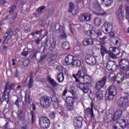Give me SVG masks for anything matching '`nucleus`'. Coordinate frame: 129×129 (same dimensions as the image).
I'll return each mask as SVG.
<instances>
[{"instance_id": "1", "label": "nucleus", "mask_w": 129, "mask_h": 129, "mask_svg": "<svg viewBox=\"0 0 129 129\" xmlns=\"http://www.w3.org/2000/svg\"><path fill=\"white\" fill-rule=\"evenodd\" d=\"M117 94V90L114 86H110L108 88V92H106L105 94V99L108 101L113 100L114 96Z\"/></svg>"}, {"instance_id": "2", "label": "nucleus", "mask_w": 129, "mask_h": 129, "mask_svg": "<svg viewBox=\"0 0 129 129\" xmlns=\"http://www.w3.org/2000/svg\"><path fill=\"white\" fill-rule=\"evenodd\" d=\"M75 101V98L73 97L68 96L66 97L64 102L67 105V109L68 111H71V112H75V111H76L75 107L74 106Z\"/></svg>"}, {"instance_id": "3", "label": "nucleus", "mask_w": 129, "mask_h": 129, "mask_svg": "<svg viewBox=\"0 0 129 129\" xmlns=\"http://www.w3.org/2000/svg\"><path fill=\"white\" fill-rule=\"evenodd\" d=\"M117 103L119 107L126 108L129 106L128 98L127 96H121L118 99Z\"/></svg>"}, {"instance_id": "4", "label": "nucleus", "mask_w": 129, "mask_h": 129, "mask_svg": "<svg viewBox=\"0 0 129 129\" xmlns=\"http://www.w3.org/2000/svg\"><path fill=\"white\" fill-rule=\"evenodd\" d=\"M51 122L50 119L46 116H42L39 119V126L42 129H48Z\"/></svg>"}, {"instance_id": "5", "label": "nucleus", "mask_w": 129, "mask_h": 129, "mask_svg": "<svg viewBox=\"0 0 129 129\" xmlns=\"http://www.w3.org/2000/svg\"><path fill=\"white\" fill-rule=\"evenodd\" d=\"M54 30L56 34H60V39H64L66 40L67 38V35L64 32V29L61 26V24L59 23H56L54 26Z\"/></svg>"}, {"instance_id": "6", "label": "nucleus", "mask_w": 129, "mask_h": 129, "mask_svg": "<svg viewBox=\"0 0 129 129\" xmlns=\"http://www.w3.org/2000/svg\"><path fill=\"white\" fill-rule=\"evenodd\" d=\"M40 104L41 107H48L51 105V100L48 96H43L40 98Z\"/></svg>"}, {"instance_id": "7", "label": "nucleus", "mask_w": 129, "mask_h": 129, "mask_svg": "<svg viewBox=\"0 0 129 129\" xmlns=\"http://www.w3.org/2000/svg\"><path fill=\"white\" fill-rule=\"evenodd\" d=\"M109 56L112 59H116L119 53H120V50L119 49L116 47H111L109 48Z\"/></svg>"}, {"instance_id": "8", "label": "nucleus", "mask_w": 129, "mask_h": 129, "mask_svg": "<svg viewBox=\"0 0 129 129\" xmlns=\"http://www.w3.org/2000/svg\"><path fill=\"white\" fill-rule=\"evenodd\" d=\"M102 29L105 30L103 31L104 34L106 35L109 34L112 31V23L111 22H105L102 26Z\"/></svg>"}, {"instance_id": "9", "label": "nucleus", "mask_w": 129, "mask_h": 129, "mask_svg": "<svg viewBox=\"0 0 129 129\" xmlns=\"http://www.w3.org/2000/svg\"><path fill=\"white\" fill-rule=\"evenodd\" d=\"M120 71L129 69V61L126 59L122 58L119 61Z\"/></svg>"}, {"instance_id": "10", "label": "nucleus", "mask_w": 129, "mask_h": 129, "mask_svg": "<svg viewBox=\"0 0 129 129\" xmlns=\"http://www.w3.org/2000/svg\"><path fill=\"white\" fill-rule=\"evenodd\" d=\"M83 118L81 116L76 117L74 119V125L75 129L81 128L82 127V122Z\"/></svg>"}, {"instance_id": "11", "label": "nucleus", "mask_w": 129, "mask_h": 129, "mask_svg": "<svg viewBox=\"0 0 129 129\" xmlns=\"http://www.w3.org/2000/svg\"><path fill=\"white\" fill-rule=\"evenodd\" d=\"M15 86L16 84H15L14 83H12L10 85V82H7L5 85L4 91L3 93V97L7 96V92H9V91H8V90H12L13 89H14Z\"/></svg>"}, {"instance_id": "12", "label": "nucleus", "mask_w": 129, "mask_h": 129, "mask_svg": "<svg viewBox=\"0 0 129 129\" xmlns=\"http://www.w3.org/2000/svg\"><path fill=\"white\" fill-rule=\"evenodd\" d=\"M121 114H122V110L121 109H118L114 113L112 119L110 122H114V121L119 120V117L121 116Z\"/></svg>"}, {"instance_id": "13", "label": "nucleus", "mask_w": 129, "mask_h": 129, "mask_svg": "<svg viewBox=\"0 0 129 129\" xmlns=\"http://www.w3.org/2000/svg\"><path fill=\"white\" fill-rule=\"evenodd\" d=\"M85 60L87 64H89V65H95L96 64V58L91 54L87 55Z\"/></svg>"}, {"instance_id": "14", "label": "nucleus", "mask_w": 129, "mask_h": 129, "mask_svg": "<svg viewBox=\"0 0 129 129\" xmlns=\"http://www.w3.org/2000/svg\"><path fill=\"white\" fill-rule=\"evenodd\" d=\"M89 83H80L79 87L83 91V93L85 94L88 93V91H89Z\"/></svg>"}, {"instance_id": "15", "label": "nucleus", "mask_w": 129, "mask_h": 129, "mask_svg": "<svg viewBox=\"0 0 129 129\" xmlns=\"http://www.w3.org/2000/svg\"><path fill=\"white\" fill-rule=\"evenodd\" d=\"M91 28V25L88 23H86L83 25V30L85 32H89L91 38L92 39H95V37L94 36V35H93V32H94V30H90Z\"/></svg>"}, {"instance_id": "16", "label": "nucleus", "mask_w": 129, "mask_h": 129, "mask_svg": "<svg viewBox=\"0 0 129 129\" xmlns=\"http://www.w3.org/2000/svg\"><path fill=\"white\" fill-rule=\"evenodd\" d=\"M106 83V77H104L102 78V79L96 84V89L97 90H100L101 88H103L104 86L105 85V83Z\"/></svg>"}, {"instance_id": "17", "label": "nucleus", "mask_w": 129, "mask_h": 129, "mask_svg": "<svg viewBox=\"0 0 129 129\" xmlns=\"http://www.w3.org/2000/svg\"><path fill=\"white\" fill-rule=\"evenodd\" d=\"M79 19L81 22H88L91 20V15L89 13H83L80 15Z\"/></svg>"}, {"instance_id": "18", "label": "nucleus", "mask_w": 129, "mask_h": 129, "mask_svg": "<svg viewBox=\"0 0 129 129\" xmlns=\"http://www.w3.org/2000/svg\"><path fill=\"white\" fill-rule=\"evenodd\" d=\"M124 13L122 11V5H120L118 9L116 12V15L117 18L120 21V20H122L123 19L124 16H123Z\"/></svg>"}, {"instance_id": "19", "label": "nucleus", "mask_w": 129, "mask_h": 129, "mask_svg": "<svg viewBox=\"0 0 129 129\" xmlns=\"http://www.w3.org/2000/svg\"><path fill=\"white\" fill-rule=\"evenodd\" d=\"M85 111H86L87 114H89L90 115H91V118H93V117H94V112L93 111V103H91V107H89L87 108V109H86Z\"/></svg>"}, {"instance_id": "20", "label": "nucleus", "mask_w": 129, "mask_h": 129, "mask_svg": "<svg viewBox=\"0 0 129 129\" xmlns=\"http://www.w3.org/2000/svg\"><path fill=\"white\" fill-rule=\"evenodd\" d=\"M47 79L48 83H49L52 87H57V86H59V84L57 83V81H55V80L52 79L50 76H47Z\"/></svg>"}, {"instance_id": "21", "label": "nucleus", "mask_w": 129, "mask_h": 129, "mask_svg": "<svg viewBox=\"0 0 129 129\" xmlns=\"http://www.w3.org/2000/svg\"><path fill=\"white\" fill-rule=\"evenodd\" d=\"M64 60L67 65H70V64L72 65L73 61H74V56L69 54L68 56H66Z\"/></svg>"}, {"instance_id": "22", "label": "nucleus", "mask_w": 129, "mask_h": 129, "mask_svg": "<svg viewBox=\"0 0 129 129\" xmlns=\"http://www.w3.org/2000/svg\"><path fill=\"white\" fill-rule=\"evenodd\" d=\"M25 102L28 104H31V93L28 90L25 92Z\"/></svg>"}, {"instance_id": "23", "label": "nucleus", "mask_w": 129, "mask_h": 129, "mask_svg": "<svg viewBox=\"0 0 129 129\" xmlns=\"http://www.w3.org/2000/svg\"><path fill=\"white\" fill-rule=\"evenodd\" d=\"M118 122L119 123V125L122 128H125V127H127V124L128 123V121L127 120L121 119L118 120Z\"/></svg>"}, {"instance_id": "24", "label": "nucleus", "mask_w": 129, "mask_h": 129, "mask_svg": "<svg viewBox=\"0 0 129 129\" xmlns=\"http://www.w3.org/2000/svg\"><path fill=\"white\" fill-rule=\"evenodd\" d=\"M116 77L117 84H121L124 79V74L122 73H118L116 75Z\"/></svg>"}, {"instance_id": "25", "label": "nucleus", "mask_w": 129, "mask_h": 129, "mask_svg": "<svg viewBox=\"0 0 129 129\" xmlns=\"http://www.w3.org/2000/svg\"><path fill=\"white\" fill-rule=\"evenodd\" d=\"M81 70H79L76 75H73V77L75 79L76 82L80 83V80H79V79L81 78V77L82 78V77H81Z\"/></svg>"}, {"instance_id": "26", "label": "nucleus", "mask_w": 129, "mask_h": 129, "mask_svg": "<svg viewBox=\"0 0 129 129\" xmlns=\"http://www.w3.org/2000/svg\"><path fill=\"white\" fill-rule=\"evenodd\" d=\"M34 85V76H33V73H31L30 75V79L28 81V86L29 89H31Z\"/></svg>"}, {"instance_id": "27", "label": "nucleus", "mask_w": 129, "mask_h": 129, "mask_svg": "<svg viewBox=\"0 0 129 129\" xmlns=\"http://www.w3.org/2000/svg\"><path fill=\"white\" fill-rule=\"evenodd\" d=\"M94 43L93 39L91 38H85L83 41V44L84 46H88L89 45H92Z\"/></svg>"}, {"instance_id": "28", "label": "nucleus", "mask_w": 129, "mask_h": 129, "mask_svg": "<svg viewBox=\"0 0 129 129\" xmlns=\"http://www.w3.org/2000/svg\"><path fill=\"white\" fill-rule=\"evenodd\" d=\"M38 53H40V52L38 51L37 49H33L31 51L30 57H31L32 60H34V59H37V54H38Z\"/></svg>"}, {"instance_id": "29", "label": "nucleus", "mask_w": 129, "mask_h": 129, "mask_svg": "<svg viewBox=\"0 0 129 129\" xmlns=\"http://www.w3.org/2000/svg\"><path fill=\"white\" fill-rule=\"evenodd\" d=\"M56 42H57V40H56V39H52V42L50 46V51L51 52H56V51H57V48L56 47Z\"/></svg>"}, {"instance_id": "30", "label": "nucleus", "mask_w": 129, "mask_h": 129, "mask_svg": "<svg viewBox=\"0 0 129 129\" xmlns=\"http://www.w3.org/2000/svg\"><path fill=\"white\" fill-rule=\"evenodd\" d=\"M93 32L94 33H93ZM93 35H94L95 39L96 38H100L101 36H102V32H101V30L98 29L96 31H93ZM95 39H94V40H95Z\"/></svg>"}, {"instance_id": "31", "label": "nucleus", "mask_w": 129, "mask_h": 129, "mask_svg": "<svg viewBox=\"0 0 129 129\" xmlns=\"http://www.w3.org/2000/svg\"><path fill=\"white\" fill-rule=\"evenodd\" d=\"M10 91H9V92H7V95L8 98H6V96L5 97H3L2 93V98H0L1 103H2L3 101H6L7 103H9V102L10 101Z\"/></svg>"}, {"instance_id": "32", "label": "nucleus", "mask_w": 129, "mask_h": 129, "mask_svg": "<svg viewBox=\"0 0 129 129\" xmlns=\"http://www.w3.org/2000/svg\"><path fill=\"white\" fill-rule=\"evenodd\" d=\"M107 53H108V51L106 50V48H105V47H104L103 45H101L100 54L102 57L103 58V57H104V55H105V54H107Z\"/></svg>"}, {"instance_id": "33", "label": "nucleus", "mask_w": 129, "mask_h": 129, "mask_svg": "<svg viewBox=\"0 0 129 129\" xmlns=\"http://www.w3.org/2000/svg\"><path fill=\"white\" fill-rule=\"evenodd\" d=\"M95 14L97 16H105L106 15V12L101 9V7L99 9H97Z\"/></svg>"}, {"instance_id": "34", "label": "nucleus", "mask_w": 129, "mask_h": 129, "mask_svg": "<svg viewBox=\"0 0 129 129\" xmlns=\"http://www.w3.org/2000/svg\"><path fill=\"white\" fill-rule=\"evenodd\" d=\"M82 78L84 79V81H85L86 83H90L91 82V76L88 74L83 75L82 77Z\"/></svg>"}, {"instance_id": "35", "label": "nucleus", "mask_w": 129, "mask_h": 129, "mask_svg": "<svg viewBox=\"0 0 129 129\" xmlns=\"http://www.w3.org/2000/svg\"><path fill=\"white\" fill-rule=\"evenodd\" d=\"M96 96L97 100H101V99L103 98V93H102V91L98 90L96 93Z\"/></svg>"}, {"instance_id": "36", "label": "nucleus", "mask_w": 129, "mask_h": 129, "mask_svg": "<svg viewBox=\"0 0 129 129\" xmlns=\"http://www.w3.org/2000/svg\"><path fill=\"white\" fill-rule=\"evenodd\" d=\"M57 81L59 83H61L64 81V74L63 73H59L57 75Z\"/></svg>"}, {"instance_id": "37", "label": "nucleus", "mask_w": 129, "mask_h": 129, "mask_svg": "<svg viewBox=\"0 0 129 129\" xmlns=\"http://www.w3.org/2000/svg\"><path fill=\"white\" fill-rule=\"evenodd\" d=\"M113 3V0H101V4L105 5L106 7H108Z\"/></svg>"}, {"instance_id": "38", "label": "nucleus", "mask_w": 129, "mask_h": 129, "mask_svg": "<svg viewBox=\"0 0 129 129\" xmlns=\"http://www.w3.org/2000/svg\"><path fill=\"white\" fill-rule=\"evenodd\" d=\"M93 8L97 11V10H100L101 7L100 6V4H99L98 2L95 1L93 2Z\"/></svg>"}, {"instance_id": "39", "label": "nucleus", "mask_w": 129, "mask_h": 129, "mask_svg": "<svg viewBox=\"0 0 129 129\" xmlns=\"http://www.w3.org/2000/svg\"><path fill=\"white\" fill-rule=\"evenodd\" d=\"M62 47L64 50H69L70 49V44L68 42H64L62 43Z\"/></svg>"}, {"instance_id": "40", "label": "nucleus", "mask_w": 129, "mask_h": 129, "mask_svg": "<svg viewBox=\"0 0 129 129\" xmlns=\"http://www.w3.org/2000/svg\"><path fill=\"white\" fill-rule=\"evenodd\" d=\"M94 23L95 26L98 27L101 25V19L99 18L96 17L94 20Z\"/></svg>"}, {"instance_id": "41", "label": "nucleus", "mask_w": 129, "mask_h": 129, "mask_svg": "<svg viewBox=\"0 0 129 129\" xmlns=\"http://www.w3.org/2000/svg\"><path fill=\"white\" fill-rule=\"evenodd\" d=\"M110 80L111 82H115L116 81V76L113 74H110L109 75Z\"/></svg>"}, {"instance_id": "42", "label": "nucleus", "mask_w": 129, "mask_h": 129, "mask_svg": "<svg viewBox=\"0 0 129 129\" xmlns=\"http://www.w3.org/2000/svg\"><path fill=\"white\" fill-rule=\"evenodd\" d=\"M107 37L106 36H103V37H99V43L101 45H105V40Z\"/></svg>"}, {"instance_id": "43", "label": "nucleus", "mask_w": 129, "mask_h": 129, "mask_svg": "<svg viewBox=\"0 0 129 129\" xmlns=\"http://www.w3.org/2000/svg\"><path fill=\"white\" fill-rule=\"evenodd\" d=\"M9 9H10L9 10L10 14H13V13H14V12L16 11V9H17V6H16L15 4H13L10 6Z\"/></svg>"}, {"instance_id": "44", "label": "nucleus", "mask_w": 129, "mask_h": 129, "mask_svg": "<svg viewBox=\"0 0 129 129\" xmlns=\"http://www.w3.org/2000/svg\"><path fill=\"white\" fill-rule=\"evenodd\" d=\"M69 13H72L73 14V10H74V3L73 2H70L69 3Z\"/></svg>"}, {"instance_id": "45", "label": "nucleus", "mask_w": 129, "mask_h": 129, "mask_svg": "<svg viewBox=\"0 0 129 129\" xmlns=\"http://www.w3.org/2000/svg\"><path fill=\"white\" fill-rule=\"evenodd\" d=\"M26 48H24L22 52L21 53V55L22 56H23V57H27L28 55H29V54H30V51L27 50L26 51Z\"/></svg>"}, {"instance_id": "46", "label": "nucleus", "mask_w": 129, "mask_h": 129, "mask_svg": "<svg viewBox=\"0 0 129 129\" xmlns=\"http://www.w3.org/2000/svg\"><path fill=\"white\" fill-rule=\"evenodd\" d=\"M72 65L73 66L76 65V66H77L78 67L80 66V65H81V61L79 59H75L73 61V63H72Z\"/></svg>"}, {"instance_id": "47", "label": "nucleus", "mask_w": 129, "mask_h": 129, "mask_svg": "<svg viewBox=\"0 0 129 129\" xmlns=\"http://www.w3.org/2000/svg\"><path fill=\"white\" fill-rule=\"evenodd\" d=\"M125 10L126 11V19L127 20L128 23H129V7H126Z\"/></svg>"}, {"instance_id": "48", "label": "nucleus", "mask_w": 129, "mask_h": 129, "mask_svg": "<svg viewBox=\"0 0 129 129\" xmlns=\"http://www.w3.org/2000/svg\"><path fill=\"white\" fill-rule=\"evenodd\" d=\"M21 101L22 99H21V97H17V99L15 102V105L18 107H20V104H19V102H21Z\"/></svg>"}, {"instance_id": "49", "label": "nucleus", "mask_w": 129, "mask_h": 129, "mask_svg": "<svg viewBox=\"0 0 129 129\" xmlns=\"http://www.w3.org/2000/svg\"><path fill=\"white\" fill-rule=\"evenodd\" d=\"M120 72L121 73H123L124 75L127 76V77H129V69H127L126 70L120 71Z\"/></svg>"}, {"instance_id": "50", "label": "nucleus", "mask_w": 129, "mask_h": 129, "mask_svg": "<svg viewBox=\"0 0 129 129\" xmlns=\"http://www.w3.org/2000/svg\"><path fill=\"white\" fill-rule=\"evenodd\" d=\"M112 65V61L108 62L107 66H106V69H107V70H108L109 71L111 70Z\"/></svg>"}, {"instance_id": "51", "label": "nucleus", "mask_w": 129, "mask_h": 129, "mask_svg": "<svg viewBox=\"0 0 129 129\" xmlns=\"http://www.w3.org/2000/svg\"><path fill=\"white\" fill-rule=\"evenodd\" d=\"M49 117L51 119H54L56 117V113L54 112H51L49 113Z\"/></svg>"}, {"instance_id": "52", "label": "nucleus", "mask_w": 129, "mask_h": 129, "mask_svg": "<svg viewBox=\"0 0 129 129\" xmlns=\"http://www.w3.org/2000/svg\"><path fill=\"white\" fill-rule=\"evenodd\" d=\"M9 40H10V38H9V35H7L3 41V44H8L9 43Z\"/></svg>"}, {"instance_id": "53", "label": "nucleus", "mask_w": 129, "mask_h": 129, "mask_svg": "<svg viewBox=\"0 0 129 129\" xmlns=\"http://www.w3.org/2000/svg\"><path fill=\"white\" fill-rule=\"evenodd\" d=\"M111 69L112 71H115V70H116L117 69V66L114 63H113V62H112V64L111 66V69Z\"/></svg>"}, {"instance_id": "54", "label": "nucleus", "mask_w": 129, "mask_h": 129, "mask_svg": "<svg viewBox=\"0 0 129 129\" xmlns=\"http://www.w3.org/2000/svg\"><path fill=\"white\" fill-rule=\"evenodd\" d=\"M51 99V102L52 101V102H54L56 104H58V98L56 97H52Z\"/></svg>"}, {"instance_id": "55", "label": "nucleus", "mask_w": 129, "mask_h": 129, "mask_svg": "<svg viewBox=\"0 0 129 129\" xmlns=\"http://www.w3.org/2000/svg\"><path fill=\"white\" fill-rule=\"evenodd\" d=\"M44 9H46V7L45 6H41L40 7H39L37 9V12L40 13H42V10H44Z\"/></svg>"}, {"instance_id": "56", "label": "nucleus", "mask_w": 129, "mask_h": 129, "mask_svg": "<svg viewBox=\"0 0 129 129\" xmlns=\"http://www.w3.org/2000/svg\"><path fill=\"white\" fill-rule=\"evenodd\" d=\"M29 63H30L29 59H25L23 62V64L26 67V66L29 65Z\"/></svg>"}, {"instance_id": "57", "label": "nucleus", "mask_w": 129, "mask_h": 129, "mask_svg": "<svg viewBox=\"0 0 129 129\" xmlns=\"http://www.w3.org/2000/svg\"><path fill=\"white\" fill-rule=\"evenodd\" d=\"M115 46L116 47H117V48H119V47H120V42L118 41V40H115Z\"/></svg>"}, {"instance_id": "58", "label": "nucleus", "mask_w": 129, "mask_h": 129, "mask_svg": "<svg viewBox=\"0 0 129 129\" xmlns=\"http://www.w3.org/2000/svg\"><path fill=\"white\" fill-rule=\"evenodd\" d=\"M31 114L32 122V123H34V122L35 121V116H34V111H31Z\"/></svg>"}, {"instance_id": "59", "label": "nucleus", "mask_w": 129, "mask_h": 129, "mask_svg": "<svg viewBox=\"0 0 129 129\" xmlns=\"http://www.w3.org/2000/svg\"><path fill=\"white\" fill-rule=\"evenodd\" d=\"M119 125V123H118V121L115 122V123L113 125L112 127L113 129H117V126Z\"/></svg>"}, {"instance_id": "60", "label": "nucleus", "mask_w": 129, "mask_h": 129, "mask_svg": "<svg viewBox=\"0 0 129 129\" xmlns=\"http://www.w3.org/2000/svg\"><path fill=\"white\" fill-rule=\"evenodd\" d=\"M68 92V89H67V88H66L62 92L61 94L62 96H66V94H67Z\"/></svg>"}, {"instance_id": "61", "label": "nucleus", "mask_w": 129, "mask_h": 129, "mask_svg": "<svg viewBox=\"0 0 129 129\" xmlns=\"http://www.w3.org/2000/svg\"><path fill=\"white\" fill-rule=\"evenodd\" d=\"M43 31H44V30L43 29H41L39 31L35 32V33L36 35H40L41 33H42V32H43Z\"/></svg>"}, {"instance_id": "62", "label": "nucleus", "mask_w": 129, "mask_h": 129, "mask_svg": "<svg viewBox=\"0 0 129 129\" xmlns=\"http://www.w3.org/2000/svg\"><path fill=\"white\" fill-rule=\"evenodd\" d=\"M69 30L73 35H74V31H73V28H72L71 26L69 27Z\"/></svg>"}, {"instance_id": "63", "label": "nucleus", "mask_w": 129, "mask_h": 129, "mask_svg": "<svg viewBox=\"0 0 129 129\" xmlns=\"http://www.w3.org/2000/svg\"><path fill=\"white\" fill-rule=\"evenodd\" d=\"M8 124H9V122H7L4 125V127L5 129H9V126H8Z\"/></svg>"}, {"instance_id": "64", "label": "nucleus", "mask_w": 129, "mask_h": 129, "mask_svg": "<svg viewBox=\"0 0 129 129\" xmlns=\"http://www.w3.org/2000/svg\"><path fill=\"white\" fill-rule=\"evenodd\" d=\"M70 92L71 93V94H72V95H74L75 94V91L73 90V89L70 90Z\"/></svg>"}]
</instances>
